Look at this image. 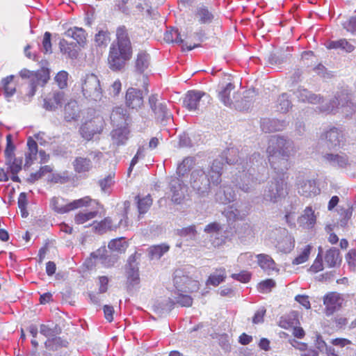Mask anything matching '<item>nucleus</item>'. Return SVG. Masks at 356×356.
Instances as JSON below:
<instances>
[{
	"label": "nucleus",
	"instance_id": "bf43d9fd",
	"mask_svg": "<svg viewBox=\"0 0 356 356\" xmlns=\"http://www.w3.org/2000/svg\"><path fill=\"white\" fill-rule=\"evenodd\" d=\"M253 260V255L250 252H245L241 254L238 259L237 262L241 266H250L251 261Z\"/></svg>",
	"mask_w": 356,
	"mask_h": 356
},
{
	"label": "nucleus",
	"instance_id": "2f4dec72",
	"mask_svg": "<svg viewBox=\"0 0 356 356\" xmlns=\"http://www.w3.org/2000/svg\"><path fill=\"white\" fill-rule=\"evenodd\" d=\"M259 266L265 271L270 273L276 269V264L272 257L266 254H259L256 256Z\"/></svg>",
	"mask_w": 356,
	"mask_h": 356
},
{
	"label": "nucleus",
	"instance_id": "9b49d317",
	"mask_svg": "<svg viewBox=\"0 0 356 356\" xmlns=\"http://www.w3.org/2000/svg\"><path fill=\"white\" fill-rule=\"evenodd\" d=\"M64 201L63 198L53 197L50 202L51 209L58 213L63 214L70 211L88 206L92 200L90 197L86 196L66 204H63Z\"/></svg>",
	"mask_w": 356,
	"mask_h": 356
},
{
	"label": "nucleus",
	"instance_id": "09e8293b",
	"mask_svg": "<svg viewBox=\"0 0 356 356\" xmlns=\"http://www.w3.org/2000/svg\"><path fill=\"white\" fill-rule=\"evenodd\" d=\"M95 41L99 47H106L110 41L109 33L107 31H99L95 35Z\"/></svg>",
	"mask_w": 356,
	"mask_h": 356
},
{
	"label": "nucleus",
	"instance_id": "f704fd0d",
	"mask_svg": "<svg viewBox=\"0 0 356 356\" xmlns=\"http://www.w3.org/2000/svg\"><path fill=\"white\" fill-rule=\"evenodd\" d=\"M170 246L166 243L152 245L148 248L149 257L151 259H159L165 253L168 252Z\"/></svg>",
	"mask_w": 356,
	"mask_h": 356
},
{
	"label": "nucleus",
	"instance_id": "5fc2aeb1",
	"mask_svg": "<svg viewBox=\"0 0 356 356\" xmlns=\"http://www.w3.org/2000/svg\"><path fill=\"white\" fill-rule=\"evenodd\" d=\"M7 145L5 149L6 162L10 163L12 158L15 157L14 150L15 146L13 145L11 141V136L8 135L6 136Z\"/></svg>",
	"mask_w": 356,
	"mask_h": 356
},
{
	"label": "nucleus",
	"instance_id": "c03bdc74",
	"mask_svg": "<svg viewBox=\"0 0 356 356\" xmlns=\"http://www.w3.org/2000/svg\"><path fill=\"white\" fill-rule=\"evenodd\" d=\"M154 113L155 114L156 118L161 121L168 120L171 117V115L168 111L166 103L165 102L158 104V107L156 111H154Z\"/></svg>",
	"mask_w": 356,
	"mask_h": 356
},
{
	"label": "nucleus",
	"instance_id": "e2e57ef3",
	"mask_svg": "<svg viewBox=\"0 0 356 356\" xmlns=\"http://www.w3.org/2000/svg\"><path fill=\"white\" fill-rule=\"evenodd\" d=\"M343 27L353 35H356V16L350 17L343 24Z\"/></svg>",
	"mask_w": 356,
	"mask_h": 356
},
{
	"label": "nucleus",
	"instance_id": "393cba45",
	"mask_svg": "<svg viewBox=\"0 0 356 356\" xmlns=\"http://www.w3.org/2000/svg\"><path fill=\"white\" fill-rule=\"evenodd\" d=\"M14 75H9L1 81V87L3 91L4 97L8 101H10V98L16 92V84L14 82Z\"/></svg>",
	"mask_w": 356,
	"mask_h": 356
},
{
	"label": "nucleus",
	"instance_id": "79ce46f5",
	"mask_svg": "<svg viewBox=\"0 0 356 356\" xmlns=\"http://www.w3.org/2000/svg\"><path fill=\"white\" fill-rule=\"evenodd\" d=\"M78 116V106L75 101L69 102L65 106V118L67 121L74 120Z\"/></svg>",
	"mask_w": 356,
	"mask_h": 356
},
{
	"label": "nucleus",
	"instance_id": "72a5a7b5",
	"mask_svg": "<svg viewBox=\"0 0 356 356\" xmlns=\"http://www.w3.org/2000/svg\"><path fill=\"white\" fill-rule=\"evenodd\" d=\"M60 51L68 58L74 59L78 56V51L75 49L76 44L73 42H68L66 40L62 39L59 42Z\"/></svg>",
	"mask_w": 356,
	"mask_h": 356
},
{
	"label": "nucleus",
	"instance_id": "2eb2a0df",
	"mask_svg": "<svg viewBox=\"0 0 356 356\" xmlns=\"http://www.w3.org/2000/svg\"><path fill=\"white\" fill-rule=\"evenodd\" d=\"M118 220V224H113V221L111 218H105L99 222H94L93 228L97 233L102 234L108 230L115 229L118 227L126 228L128 227L129 224L126 214L122 215Z\"/></svg>",
	"mask_w": 356,
	"mask_h": 356
},
{
	"label": "nucleus",
	"instance_id": "c85d7f7f",
	"mask_svg": "<svg viewBox=\"0 0 356 356\" xmlns=\"http://www.w3.org/2000/svg\"><path fill=\"white\" fill-rule=\"evenodd\" d=\"M74 171L77 173H85L89 172L92 168V161L88 158L79 156L75 158L72 163Z\"/></svg>",
	"mask_w": 356,
	"mask_h": 356
},
{
	"label": "nucleus",
	"instance_id": "58836bf2",
	"mask_svg": "<svg viewBox=\"0 0 356 356\" xmlns=\"http://www.w3.org/2000/svg\"><path fill=\"white\" fill-rule=\"evenodd\" d=\"M136 199H137V206L139 215L145 213L152 204V199L149 195L143 197L137 196Z\"/></svg>",
	"mask_w": 356,
	"mask_h": 356
},
{
	"label": "nucleus",
	"instance_id": "39448f33",
	"mask_svg": "<svg viewBox=\"0 0 356 356\" xmlns=\"http://www.w3.org/2000/svg\"><path fill=\"white\" fill-rule=\"evenodd\" d=\"M117 43L112 44L108 56V64L113 70H120L130 59L132 54L131 41L125 27H119L116 31Z\"/></svg>",
	"mask_w": 356,
	"mask_h": 356
},
{
	"label": "nucleus",
	"instance_id": "0eeeda50",
	"mask_svg": "<svg viewBox=\"0 0 356 356\" xmlns=\"http://www.w3.org/2000/svg\"><path fill=\"white\" fill-rule=\"evenodd\" d=\"M85 99L89 102H99L103 97L100 80L94 74H88L81 77L79 83Z\"/></svg>",
	"mask_w": 356,
	"mask_h": 356
},
{
	"label": "nucleus",
	"instance_id": "f03ea898",
	"mask_svg": "<svg viewBox=\"0 0 356 356\" xmlns=\"http://www.w3.org/2000/svg\"><path fill=\"white\" fill-rule=\"evenodd\" d=\"M224 154L227 164L236 165L238 173L234 175L233 182L242 191L251 192L266 179V175H254V166L257 165L262 159L260 154L254 153L250 157L249 161L245 162L242 157L243 154H240L237 148H229Z\"/></svg>",
	"mask_w": 356,
	"mask_h": 356
},
{
	"label": "nucleus",
	"instance_id": "6ab92c4d",
	"mask_svg": "<svg viewBox=\"0 0 356 356\" xmlns=\"http://www.w3.org/2000/svg\"><path fill=\"white\" fill-rule=\"evenodd\" d=\"M289 124V122L285 120L264 118L261 120V128L266 133L280 131L286 129Z\"/></svg>",
	"mask_w": 356,
	"mask_h": 356
},
{
	"label": "nucleus",
	"instance_id": "ddd939ff",
	"mask_svg": "<svg viewBox=\"0 0 356 356\" xmlns=\"http://www.w3.org/2000/svg\"><path fill=\"white\" fill-rule=\"evenodd\" d=\"M140 254L135 252L131 254L126 265V276L128 289L134 288L140 283L138 264L137 260L139 259Z\"/></svg>",
	"mask_w": 356,
	"mask_h": 356
},
{
	"label": "nucleus",
	"instance_id": "c756f323",
	"mask_svg": "<svg viewBox=\"0 0 356 356\" xmlns=\"http://www.w3.org/2000/svg\"><path fill=\"white\" fill-rule=\"evenodd\" d=\"M325 262L330 268L339 266L341 262L339 250L335 248L328 250L325 255Z\"/></svg>",
	"mask_w": 356,
	"mask_h": 356
},
{
	"label": "nucleus",
	"instance_id": "3c124183",
	"mask_svg": "<svg viewBox=\"0 0 356 356\" xmlns=\"http://www.w3.org/2000/svg\"><path fill=\"white\" fill-rule=\"evenodd\" d=\"M177 234L181 237H189L191 239H194L197 231L195 225H191L186 227L177 229Z\"/></svg>",
	"mask_w": 356,
	"mask_h": 356
},
{
	"label": "nucleus",
	"instance_id": "20e7f679",
	"mask_svg": "<svg viewBox=\"0 0 356 356\" xmlns=\"http://www.w3.org/2000/svg\"><path fill=\"white\" fill-rule=\"evenodd\" d=\"M225 160V154L213 160L207 172L202 169L194 170L191 175V185L200 195L205 196L212 186H217L221 181V171Z\"/></svg>",
	"mask_w": 356,
	"mask_h": 356
},
{
	"label": "nucleus",
	"instance_id": "6e6d98bb",
	"mask_svg": "<svg viewBox=\"0 0 356 356\" xmlns=\"http://www.w3.org/2000/svg\"><path fill=\"white\" fill-rule=\"evenodd\" d=\"M275 286V282L272 279H267L259 283L258 290L261 293H268Z\"/></svg>",
	"mask_w": 356,
	"mask_h": 356
},
{
	"label": "nucleus",
	"instance_id": "680f3d73",
	"mask_svg": "<svg viewBox=\"0 0 356 356\" xmlns=\"http://www.w3.org/2000/svg\"><path fill=\"white\" fill-rule=\"evenodd\" d=\"M319 254L309 268V270L313 273H318L323 269L322 257L321 256L322 248L321 247L319 248Z\"/></svg>",
	"mask_w": 356,
	"mask_h": 356
},
{
	"label": "nucleus",
	"instance_id": "423d86ee",
	"mask_svg": "<svg viewBox=\"0 0 356 356\" xmlns=\"http://www.w3.org/2000/svg\"><path fill=\"white\" fill-rule=\"evenodd\" d=\"M22 78L29 79L28 91L25 97H22L25 102H29L31 98L35 95L38 86L43 87L49 79V73L47 70L42 69L37 72H31L26 69H23L19 72Z\"/></svg>",
	"mask_w": 356,
	"mask_h": 356
},
{
	"label": "nucleus",
	"instance_id": "8fccbe9b",
	"mask_svg": "<svg viewBox=\"0 0 356 356\" xmlns=\"http://www.w3.org/2000/svg\"><path fill=\"white\" fill-rule=\"evenodd\" d=\"M311 250L312 246L310 245H306L302 252L293 259L292 264L298 265L306 262L309 259Z\"/></svg>",
	"mask_w": 356,
	"mask_h": 356
},
{
	"label": "nucleus",
	"instance_id": "b1692460",
	"mask_svg": "<svg viewBox=\"0 0 356 356\" xmlns=\"http://www.w3.org/2000/svg\"><path fill=\"white\" fill-rule=\"evenodd\" d=\"M316 222V216L312 207H307L298 218L299 225L305 229H312Z\"/></svg>",
	"mask_w": 356,
	"mask_h": 356
},
{
	"label": "nucleus",
	"instance_id": "a211bd4d",
	"mask_svg": "<svg viewBox=\"0 0 356 356\" xmlns=\"http://www.w3.org/2000/svg\"><path fill=\"white\" fill-rule=\"evenodd\" d=\"M323 159L326 163L335 168H347L351 164L345 154L326 153L323 155Z\"/></svg>",
	"mask_w": 356,
	"mask_h": 356
},
{
	"label": "nucleus",
	"instance_id": "6e6552de",
	"mask_svg": "<svg viewBox=\"0 0 356 356\" xmlns=\"http://www.w3.org/2000/svg\"><path fill=\"white\" fill-rule=\"evenodd\" d=\"M319 142L330 150L342 148L346 143L345 130L340 127H330L321 133Z\"/></svg>",
	"mask_w": 356,
	"mask_h": 356
},
{
	"label": "nucleus",
	"instance_id": "dca6fc26",
	"mask_svg": "<svg viewBox=\"0 0 356 356\" xmlns=\"http://www.w3.org/2000/svg\"><path fill=\"white\" fill-rule=\"evenodd\" d=\"M208 97L207 94L202 91L190 90L184 99V106L190 111H194L200 109L201 106L202 99Z\"/></svg>",
	"mask_w": 356,
	"mask_h": 356
},
{
	"label": "nucleus",
	"instance_id": "13d9d810",
	"mask_svg": "<svg viewBox=\"0 0 356 356\" xmlns=\"http://www.w3.org/2000/svg\"><path fill=\"white\" fill-rule=\"evenodd\" d=\"M231 277L241 282L247 283L251 278V274L248 271L243 270L239 273L232 274Z\"/></svg>",
	"mask_w": 356,
	"mask_h": 356
},
{
	"label": "nucleus",
	"instance_id": "c9c22d12",
	"mask_svg": "<svg viewBox=\"0 0 356 356\" xmlns=\"http://www.w3.org/2000/svg\"><path fill=\"white\" fill-rule=\"evenodd\" d=\"M226 278V270L225 268H217L207 280V284H211L214 286H218L225 281Z\"/></svg>",
	"mask_w": 356,
	"mask_h": 356
},
{
	"label": "nucleus",
	"instance_id": "473e14b6",
	"mask_svg": "<svg viewBox=\"0 0 356 356\" xmlns=\"http://www.w3.org/2000/svg\"><path fill=\"white\" fill-rule=\"evenodd\" d=\"M195 16L200 24H209L213 19L212 13L204 6H200L196 8Z\"/></svg>",
	"mask_w": 356,
	"mask_h": 356
},
{
	"label": "nucleus",
	"instance_id": "4d7b16f0",
	"mask_svg": "<svg viewBox=\"0 0 356 356\" xmlns=\"http://www.w3.org/2000/svg\"><path fill=\"white\" fill-rule=\"evenodd\" d=\"M68 73L65 71L59 72L56 77L55 81L60 88H64L67 85Z\"/></svg>",
	"mask_w": 356,
	"mask_h": 356
},
{
	"label": "nucleus",
	"instance_id": "aec40b11",
	"mask_svg": "<svg viewBox=\"0 0 356 356\" xmlns=\"http://www.w3.org/2000/svg\"><path fill=\"white\" fill-rule=\"evenodd\" d=\"M125 99L127 106L132 109L138 110L143 105L142 91L136 88H129L127 91Z\"/></svg>",
	"mask_w": 356,
	"mask_h": 356
},
{
	"label": "nucleus",
	"instance_id": "412c9836",
	"mask_svg": "<svg viewBox=\"0 0 356 356\" xmlns=\"http://www.w3.org/2000/svg\"><path fill=\"white\" fill-rule=\"evenodd\" d=\"M64 96V92L60 90H55L49 94V95L44 99V108L49 111H55L62 106Z\"/></svg>",
	"mask_w": 356,
	"mask_h": 356
},
{
	"label": "nucleus",
	"instance_id": "052dcab7",
	"mask_svg": "<svg viewBox=\"0 0 356 356\" xmlns=\"http://www.w3.org/2000/svg\"><path fill=\"white\" fill-rule=\"evenodd\" d=\"M42 50L44 53H51V33L49 32H45L44 34L42 42Z\"/></svg>",
	"mask_w": 356,
	"mask_h": 356
},
{
	"label": "nucleus",
	"instance_id": "4468645a",
	"mask_svg": "<svg viewBox=\"0 0 356 356\" xmlns=\"http://www.w3.org/2000/svg\"><path fill=\"white\" fill-rule=\"evenodd\" d=\"M343 298L337 292H329L323 297L324 313L327 316H332L342 307Z\"/></svg>",
	"mask_w": 356,
	"mask_h": 356
},
{
	"label": "nucleus",
	"instance_id": "ea45409f",
	"mask_svg": "<svg viewBox=\"0 0 356 356\" xmlns=\"http://www.w3.org/2000/svg\"><path fill=\"white\" fill-rule=\"evenodd\" d=\"M149 56L145 52L138 53L136 60V68L140 73L143 72L149 66Z\"/></svg>",
	"mask_w": 356,
	"mask_h": 356
},
{
	"label": "nucleus",
	"instance_id": "a19ab883",
	"mask_svg": "<svg viewBox=\"0 0 356 356\" xmlns=\"http://www.w3.org/2000/svg\"><path fill=\"white\" fill-rule=\"evenodd\" d=\"M108 248L113 251L124 252L128 247V243L123 237L111 240L108 245Z\"/></svg>",
	"mask_w": 356,
	"mask_h": 356
},
{
	"label": "nucleus",
	"instance_id": "e433bc0d",
	"mask_svg": "<svg viewBox=\"0 0 356 356\" xmlns=\"http://www.w3.org/2000/svg\"><path fill=\"white\" fill-rule=\"evenodd\" d=\"M29 152L26 154V164L31 165L34 160L36 159L38 152L37 143L29 138L27 141Z\"/></svg>",
	"mask_w": 356,
	"mask_h": 356
},
{
	"label": "nucleus",
	"instance_id": "4c0bfd02",
	"mask_svg": "<svg viewBox=\"0 0 356 356\" xmlns=\"http://www.w3.org/2000/svg\"><path fill=\"white\" fill-rule=\"evenodd\" d=\"M195 165V159L193 157L185 158L177 168V173L179 177H184L191 170Z\"/></svg>",
	"mask_w": 356,
	"mask_h": 356
},
{
	"label": "nucleus",
	"instance_id": "338daca9",
	"mask_svg": "<svg viewBox=\"0 0 356 356\" xmlns=\"http://www.w3.org/2000/svg\"><path fill=\"white\" fill-rule=\"evenodd\" d=\"M113 177L111 175H109L104 179L99 181V186L102 191L107 192L108 190L113 184Z\"/></svg>",
	"mask_w": 356,
	"mask_h": 356
},
{
	"label": "nucleus",
	"instance_id": "1a4fd4ad",
	"mask_svg": "<svg viewBox=\"0 0 356 356\" xmlns=\"http://www.w3.org/2000/svg\"><path fill=\"white\" fill-rule=\"evenodd\" d=\"M270 239L277 250L281 252L289 253L294 248L295 239L284 228L280 227L273 230Z\"/></svg>",
	"mask_w": 356,
	"mask_h": 356
},
{
	"label": "nucleus",
	"instance_id": "774afa93",
	"mask_svg": "<svg viewBox=\"0 0 356 356\" xmlns=\"http://www.w3.org/2000/svg\"><path fill=\"white\" fill-rule=\"evenodd\" d=\"M245 216V214L241 215L239 211L237 209H234L233 207H230L227 211V218L234 220H243Z\"/></svg>",
	"mask_w": 356,
	"mask_h": 356
},
{
	"label": "nucleus",
	"instance_id": "49530a36",
	"mask_svg": "<svg viewBox=\"0 0 356 356\" xmlns=\"http://www.w3.org/2000/svg\"><path fill=\"white\" fill-rule=\"evenodd\" d=\"M97 211L89 212H79L74 216V222L78 225H82L88 220L95 218L97 215Z\"/></svg>",
	"mask_w": 356,
	"mask_h": 356
},
{
	"label": "nucleus",
	"instance_id": "bb28decb",
	"mask_svg": "<svg viewBox=\"0 0 356 356\" xmlns=\"http://www.w3.org/2000/svg\"><path fill=\"white\" fill-rule=\"evenodd\" d=\"M298 191L301 195L309 197L317 194L319 189L317 188L315 181L306 180L299 184Z\"/></svg>",
	"mask_w": 356,
	"mask_h": 356
},
{
	"label": "nucleus",
	"instance_id": "0e129e2a",
	"mask_svg": "<svg viewBox=\"0 0 356 356\" xmlns=\"http://www.w3.org/2000/svg\"><path fill=\"white\" fill-rule=\"evenodd\" d=\"M107 250L105 247H102L95 252L91 253V257L95 259V264H99L101 261L107 255Z\"/></svg>",
	"mask_w": 356,
	"mask_h": 356
},
{
	"label": "nucleus",
	"instance_id": "603ef678",
	"mask_svg": "<svg viewBox=\"0 0 356 356\" xmlns=\"http://www.w3.org/2000/svg\"><path fill=\"white\" fill-rule=\"evenodd\" d=\"M8 166L10 172L13 175H17L22 169V159L13 157L10 163L6 162Z\"/></svg>",
	"mask_w": 356,
	"mask_h": 356
},
{
	"label": "nucleus",
	"instance_id": "7ed1b4c3",
	"mask_svg": "<svg viewBox=\"0 0 356 356\" xmlns=\"http://www.w3.org/2000/svg\"><path fill=\"white\" fill-rule=\"evenodd\" d=\"M296 96L300 102L313 104H319L317 110L323 113H335L340 107L342 113L347 117L351 116L356 111V105L351 102V94L347 88L337 91L329 102L323 103V98L320 95H316L307 89L299 88L296 92Z\"/></svg>",
	"mask_w": 356,
	"mask_h": 356
},
{
	"label": "nucleus",
	"instance_id": "a18cd8bd",
	"mask_svg": "<svg viewBox=\"0 0 356 356\" xmlns=\"http://www.w3.org/2000/svg\"><path fill=\"white\" fill-rule=\"evenodd\" d=\"M277 104L278 111L283 113L288 112L292 106L289 96L286 93H283L279 97Z\"/></svg>",
	"mask_w": 356,
	"mask_h": 356
},
{
	"label": "nucleus",
	"instance_id": "69168bd1",
	"mask_svg": "<svg viewBox=\"0 0 356 356\" xmlns=\"http://www.w3.org/2000/svg\"><path fill=\"white\" fill-rule=\"evenodd\" d=\"M287 58V56L273 54L269 56L268 62L271 65H278L286 62Z\"/></svg>",
	"mask_w": 356,
	"mask_h": 356
},
{
	"label": "nucleus",
	"instance_id": "f3484780",
	"mask_svg": "<svg viewBox=\"0 0 356 356\" xmlns=\"http://www.w3.org/2000/svg\"><path fill=\"white\" fill-rule=\"evenodd\" d=\"M170 188L172 193V201L175 204H181L187 192V186L181 179L173 178L170 183Z\"/></svg>",
	"mask_w": 356,
	"mask_h": 356
},
{
	"label": "nucleus",
	"instance_id": "f8f14e48",
	"mask_svg": "<svg viewBox=\"0 0 356 356\" xmlns=\"http://www.w3.org/2000/svg\"><path fill=\"white\" fill-rule=\"evenodd\" d=\"M104 120L102 115L97 114L87 120L81 127L80 133L83 138L89 140L97 134H99L104 127Z\"/></svg>",
	"mask_w": 356,
	"mask_h": 356
},
{
	"label": "nucleus",
	"instance_id": "37998d69",
	"mask_svg": "<svg viewBox=\"0 0 356 356\" xmlns=\"http://www.w3.org/2000/svg\"><path fill=\"white\" fill-rule=\"evenodd\" d=\"M164 40L167 42H176L178 44L184 42L178 30L175 28H171L165 31L164 33Z\"/></svg>",
	"mask_w": 356,
	"mask_h": 356
},
{
	"label": "nucleus",
	"instance_id": "864d4df0",
	"mask_svg": "<svg viewBox=\"0 0 356 356\" xmlns=\"http://www.w3.org/2000/svg\"><path fill=\"white\" fill-rule=\"evenodd\" d=\"M70 176L67 171L52 175L51 181L56 184H65L70 181Z\"/></svg>",
	"mask_w": 356,
	"mask_h": 356
},
{
	"label": "nucleus",
	"instance_id": "9d476101",
	"mask_svg": "<svg viewBox=\"0 0 356 356\" xmlns=\"http://www.w3.org/2000/svg\"><path fill=\"white\" fill-rule=\"evenodd\" d=\"M185 269L179 268L174 273V286L178 292H193L198 289V282Z\"/></svg>",
	"mask_w": 356,
	"mask_h": 356
},
{
	"label": "nucleus",
	"instance_id": "7c9ffc66",
	"mask_svg": "<svg viewBox=\"0 0 356 356\" xmlns=\"http://www.w3.org/2000/svg\"><path fill=\"white\" fill-rule=\"evenodd\" d=\"M326 47L329 49H342L348 53L354 51L355 47L350 44L346 39L342 38L338 40H330L326 43Z\"/></svg>",
	"mask_w": 356,
	"mask_h": 356
},
{
	"label": "nucleus",
	"instance_id": "a878e982",
	"mask_svg": "<svg viewBox=\"0 0 356 356\" xmlns=\"http://www.w3.org/2000/svg\"><path fill=\"white\" fill-rule=\"evenodd\" d=\"M65 35L68 38H72L76 41V42L81 47H84L87 42V33L82 28L74 26L67 29Z\"/></svg>",
	"mask_w": 356,
	"mask_h": 356
},
{
	"label": "nucleus",
	"instance_id": "f257e3e1",
	"mask_svg": "<svg viewBox=\"0 0 356 356\" xmlns=\"http://www.w3.org/2000/svg\"><path fill=\"white\" fill-rule=\"evenodd\" d=\"M296 152L293 141L287 137L275 135L268 140L267 157L271 168L278 175L283 176L290 168L289 159L294 156ZM287 194V184L284 177H277L268 184L264 191L263 198L266 201L276 203L284 198Z\"/></svg>",
	"mask_w": 356,
	"mask_h": 356
},
{
	"label": "nucleus",
	"instance_id": "cd10ccee",
	"mask_svg": "<svg viewBox=\"0 0 356 356\" xmlns=\"http://www.w3.org/2000/svg\"><path fill=\"white\" fill-rule=\"evenodd\" d=\"M129 130L127 127L115 129L111 132L113 143L117 145L125 144L129 138Z\"/></svg>",
	"mask_w": 356,
	"mask_h": 356
},
{
	"label": "nucleus",
	"instance_id": "5701e85b",
	"mask_svg": "<svg viewBox=\"0 0 356 356\" xmlns=\"http://www.w3.org/2000/svg\"><path fill=\"white\" fill-rule=\"evenodd\" d=\"M236 198V193L229 186H220L215 194L216 201L223 204L233 202Z\"/></svg>",
	"mask_w": 356,
	"mask_h": 356
},
{
	"label": "nucleus",
	"instance_id": "de8ad7c7",
	"mask_svg": "<svg viewBox=\"0 0 356 356\" xmlns=\"http://www.w3.org/2000/svg\"><path fill=\"white\" fill-rule=\"evenodd\" d=\"M184 292H178L177 290L175 293L177 295L175 297L176 303L179 304L181 307H190L192 305L193 299L192 298L186 294H184Z\"/></svg>",
	"mask_w": 356,
	"mask_h": 356
},
{
	"label": "nucleus",
	"instance_id": "4be33fe9",
	"mask_svg": "<svg viewBox=\"0 0 356 356\" xmlns=\"http://www.w3.org/2000/svg\"><path fill=\"white\" fill-rule=\"evenodd\" d=\"M234 86L232 83L226 84L221 83L218 86V97L221 102L226 106L231 107L233 104V99H234V95L232 97L231 93L234 89Z\"/></svg>",
	"mask_w": 356,
	"mask_h": 356
}]
</instances>
